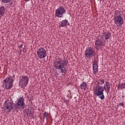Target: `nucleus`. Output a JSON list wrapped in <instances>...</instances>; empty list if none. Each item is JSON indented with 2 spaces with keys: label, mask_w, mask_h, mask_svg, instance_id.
<instances>
[{
  "label": "nucleus",
  "mask_w": 125,
  "mask_h": 125,
  "mask_svg": "<svg viewBox=\"0 0 125 125\" xmlns=\"http://www.w3.org/2000/svg\"><path fill=\"white\" fill-rule=\"evenodd\" d=\"M110 88H111V85L109 82H105V84L104 86L97 85L94 90V93L97 96L100 97L101 100H104L105 99V96H104V90H105L107 93L110 92Z\"/></svg>",
  "instance_id": "nucleus-1"
},
{
  "label": "nucleus",
  "mask_w": 125,
  "mask_h": 125,
  "mask_svg": "<svg viewBox=\"0 0 125 125\" xmlns=\"http://www.w3.org/2000/svg\"><path fill=\"white\" fill-rule=\"evenodd\" d=\"M93 66H98V62L96 60L93 61Z\"/></svg>",
  "instance_id": "nucleus-21"
},
{
  "label": "nucleus",
  "mask_w": 125,
  "mask_h": 125,
  "mask_svg": "<svg viewBox=\"0 0 125 125\" xmlns=\"http://www.w3.org/2000/svg\"><path fill=\"white\" fill-rule=\"evenodd\" d=\"M123 15V11L121 10H116L114 13V17L115 16H122Z\"/></svg>",
  "instance_id": "nucleus-14"
},
{
  "label": "nucleus",
  "mask_w": 125,
  "mask_h": 125,
  "mask_svg": "<svg viewBox=\"0 0 125 125\" xmlns=\"http://www.w3.org/2000/svg\"><path fill=\"white\" fill-rule=\"evenodd\" d=\"M68 21H67V20H64L61 21L60 26H61V27H66V26H67V24H68Z\"/></svg>",
  "instance_id": "nucleus-15"
},
{
  "label": "nucleus",
  "mask_w": 125,
  "mask_h": 125,
  "mask_svg": "<svg viewBox=\"0 0 125 125\" xmlns=\"http://www.w3.org/2000/svg\"><path fill=\"white\" fill-rule=\"evenodd\" d=\"M68 25H70V24H69V23H68Z\"/></svg>",
  "instance_id": "nucleus-29"
},
{
  "label": "nucleus",
  "mask_w": 125,
  "mask_h": 125,
  "mask_svg": "<svg viewBox=\"0 0 125 125\" xmlns=\"http://www.w3.org/2000/svg\"><path fill=\"white\" fill-rule=\"evenodd\" d=\"M20 83L22 87H25V86H27V84H28V83H29V79H28V76H24L23 75L20 76Z\"/></svg>",
  "instance_id": "nucleus-6"
},
{
  "label": "nucleus",
  "mask_w": 125,
  "mask_h": 125,
  "mask_svg": "<svg viewBox=\"0 0 125 125\" xmlns=\"http://www.w3.org/2000/svg\"><path fill=\"white\" fill-rule=\"evenodd\" d=\"M93 70L94 75H96L98 73V65H93Z\"/></svg>",
  "instance_id": "nucleus-18"
},
{
  "label": "nucleus",
  "mask_w": 125,
  "mask_h": 125,
  "mask_svg": "<svg viewBox=\"0 0 125 125\" xmlns=\"http://www.w3.org/2000/svg\"><path fill=\"white\" fill-rule=\"evenodd\" d=\"M25 103H24V98L23 97H21L19 99L18 103L14 104L15 110L16 109H21L24 107Z\"/></svg>",
  "instance_id": "nucleus-10"
},
{
  "label": "nucleus",
  "mask_w": 125,
  "mask_h": 125,
  "mask_svg": "<svg viewBox=\"0 0 125 125\" xmlns=\"http://www.w3.org/2000/svg\"><path fill=\"white\" fill-rule=\"evenodd\" d=\"M85 55L86 58H92L94 55V50L92 47H88L85 51Z\"/></svg>",
  "instance_id": "nucleus-8"
},
{
  "label": "nucleus",
  "mask_w": 125,
  "mask_h": 125,
  "mask_svg": "<svg viewBox=\"0 0 125 125\" xmlns=\"http://www.w3.org/2000/svg\"><path fill=\"white\" fill-rule=\"evenodd\" d=\"M10 5H12V3H10Z\"/></svg>",
  "instance_id": "nucleus-27"
},
{
  "label": "nucleus",
  "mask_w": 125,
  "mask_h": 125,
  "mask_svg": "<svg viewBox=\"0 0 125 125\" xmlns=\"http://www.w3.org/2000/svg\"><path fill=\"white\" fill-rule=\"evenodd\" d=\"M87 88V84L85 82H83L80 85V88L81 89H84V90H86Z\"/></svg>",
  "instance_id": "nucleus-16"
},
{
  "label": "nucleus",
  "mask_w": 125,
  "mask_h": 125,
  "mask_svg": "<svg viewBox=\"0 0 125 125\" xmlns=\"http://www.w3.org/2000/svg\"><path fill=\"white\" fill-rule=\"evenodd\" d=\"M120 106H122V107H124V106H125V104H124V103H120L119 104Z\"/></svg>",
  "instance_id": "nucleus-23"
},
{
  "label": "nucleus",
  "mask_w": 125,
  "mask_h": 125,
  "mask_svg": "<svg viewBox=\"0 0 125 125\" xmlns=\"http://www.w3.org/2000/svg\"><path fill=\"white\" fill-rule=\"evenodd\" d=\"M26 114L27 117H33L34 116V109L28 108V109H25Z\"/></svg>",
  "instance_id": "nucleus-12"
},
{
  "label": "nucleus",
  "mask_w": 125,
  "mask_h": 125,
  "mask_svg": "<svg viewBox=\"0 0 125 125\" xmlns=\"http://www.w3.org/2000/svg\"><path fill=\"white\" fill-rule=\"evenodd\" d=\"M13 101L12 100H7L5 101L2 109H4L6 113H11V111L15 110V107L13 106Z\"/></svg>",
  "instance_id": "nucleus-3"
},
{
  "label": "nucleus",
  "mask_w": 125,
  "mask_h": 125,
  "mask_svg": "<svg viewBox=\"0 0 125 125\" xmlns=\"http://www.w3.org/2000/svg\"><path fill=\"white\" fill-rule=\"evenodd\" d=\"M1 18V16L0 15V19Z\"/></svg>",
  "instance_id": "nucleus-28"
},
{
  "label": "nucleus",
  "mask_w": 125,
  "mask_h": 125,
  "mask_svg": "<svg viewBox=\"0 0 125 125\" xmlns=\"http://www.w3.org/2000/svg\"><path fill=\"white\" fill-rule=\"evenodd\" d=\"M66 103H69V100H67L66 102Z\"/></svg>",
  "instance_id": "nucleus-25"
},
{
  "label": "nucleus",
  "mask_w": 125,
  "mask_h": 125,
  "mask_svg": "<svg viewBox=\"0 0 125 125\" xmlns=\"http://www.w3.org/2000/svg\"><path fill=\"white\" fill-rule=\"evenodd\" d=\"M5 12V8L4 6H1L0 7V15L1 16H3L4 15V13Z\"/></svg>",
  "instance_id": "nucleus-17"
},
{
  "label": "nucleus",
  "mask_w": 125,
  "mask_h": 125,
  "mask_svg": "<svg viewBox=\"0 0 125 125\" xmlns=\"http://www.w3.org/2000/svg\"><path fill=\"white\" fill-rule=\"evenodd\" d=\"M48 116V113L47 112H45L44 114V117H45L46 120H47V116Z\"/></svg>",
  "instance_id": "nucleus-22"
},
{
  "label": "nucleus",
  "mask_w": 125,
  "mask_h": 125,
  "mask_svg": "<svg viewBox=\"0 0 125 125\" xmlns=\"http://www.w3.org/2000/svg\"><path fill=\"white\" fill-rule=\"evenodd\" d=\"M68 65V61H64L62 59L56 60L53 62V66L55 69L60 70L62 73H66L65 66Z\"/></svg>",
  "instance_id": "nucleus-2"
},
{
  "label": "nucleus",
  "mask_w": 125,
  "mask_h": 125,
  "mask_svg": "<svg viewBox=\"0 0 125 125\" xmlns=\"http://www.w3.org/2000/svg\"><path fill=\"white\" fill-rule=\"evenodd\" d=\"M65 13H66V10L61 6L56 10L55 16L58 17V18H62Z\"/></svg>",
  "instance_id": "nucleus-5"
},
{
  "label": "nucleus",
  "mask_w": 125,
  "mask_h": 125,
  "mask_svg": "<svg viewBox=\"0 0 125 125\" xmlns=\"http://www.w3.org/2000/svg\"><path fill=\"white\" fill-rule=\"evenodd\" d=\"M103 36L104 37L105 40H109L110 39V37H111V33L108 31H104Z\"/></svg>",
  "instance_id": "nucleus-13"
},
{
  "label": "nucleus",
  "mask_w": 125,
  "mask_h": 125,
  "mask_svg": "<svg viewBox=\"0 0 125 125\" xmlns=\"http://www.w3.org/2000/svg\"><path fill=\"white\" fill-rule=\"evenodd\" d=\"M37 55L40 58V59H42V58H45L47 54H46L45 49L42 47H41L37 50Z\"/></svg>",
  "instance_id": "nucleus-9"
},
{
  "label": "nucleus",
  "mask_w": 125,
  "mask_h": 125,
  "mask_svg": "<svg viewBox=\"0 0 125 125\" xmlns=\"http://www.w3.org/2000/svg\"><path fill=\"white\" fill-rule=\"evenodd\" d=\"M104 83H105V80H104V79H100V80H98V84L96 85V86H97V85H100V84H104Z\"/></svg>",
  "instance_id": "nucleus-19"
},
{
  "label": "nucleus",
  "mask_w": 125,
  "mask_h": 125,
  "mask_svg": "<svg viewBox=\"0 0 125 125\" xmlns=\"http://www.w3.org/2000/svg\"><path fill=\"white\" fill-rule=\"evenodd\" d=\"M1 2H3V3H7L8 2H10L11 1V0H1Z\"/></svg>",
  "instance_id": "nucleus-20"
},
{
  "label": "nucleus",
  "mask_w": 125,
  "mask_h": 125,
  "mask_svg": "<svg viewBox=\"0 0 125 125\" xmlns=\"http://www.w3.org/2000/svg\"><path fill=\"white\" fill-rule=\"evenodd\" d=\"M22 46H23V44H21L19 47V48H22Z\"/></svg>",
  "instance_id": "nucleus-24"
},
{
  "label": "nucleus",
  "mask_w": 125,
  "mask_h": 125,
  "mask_svg": "<svg viewBox=\"0 0 125 125\" xmlns=\"http://www.w3.org/2000/svg\"><path fill=\"white\" fill-rule=\"evenodd\" d=\"M114 23L117 27H121L124 24V18L122 16H116L114 17Z\"/></svg>",
  "instance_id": "nucleus-7"
},
{
  "label": "nucleus",
  "mask_w": 125,
  "mask_h": 125,
  "mask_svg": "<svg viewBox=\"0 0 125 125\" xmlns=\"http://www.w3.org/2000/svg\"><path fill=\"white\" fill-rule=\"evenodd\" d=\"M104 45L105 43H104L102 39H98L95 42V48L96 49H98V48H100V47H102V46H104Z\"/></svg>",
  "instance_id": "nucleus-11"
},
{
  "label": "nucleus",
  "mask_w": 125,
  "mask_h": 125,
  "mask_svg": "<svg viewBox=\"0 0 125 125\" xmlns=\"http://www.w3.org/2000/svg\"><path fill=\"white\" fill-rule=\"evenodd\" d=\"M25 0V1L27 2V1H29V0Z\"/></svg>",
  "instance_id": "nucleus-26"
},
{
  "label": "nucleus",
  "mask_w": 125,
  "mask_h": 125,
  "mask_svg": "<svg viewBox=\"0 0 125 125\" xmlns=\"http://www.w3.org/2000/svg\"><path fill=\"white\" fill-rule=\"evenodd\" d=\"M13 79L11 77H7L2 82V88L4 89H10L13 86Z\"/></svg>",
  "instance_id": "nucleus-4"
}]
</instances>
